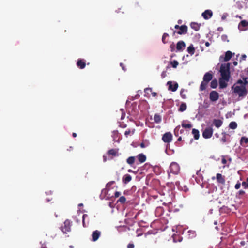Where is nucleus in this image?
<instances>
[{"mask_svg": "<svg viewBox=\"0 0 248 248\" xmlns=\"http://www.w3.org/2000/svg\"><path fill=\"white\" fill-rule=\"evenodd\" d=\"M232 93L238 96V101L244 98L248 94V91L245 86L234 84L232 87Z\"/></svg>", "mask_w": 248, "mask_h": 248, "instance_id": "1", "label": "nucleus"}, {"mask_svg": "<svg viewBox=\"0 0 248 248\" xmlns=\"http://www.w3.org/2000/svg\"><path fill=\"white\" fill-rule=\"evenodd\" d=\"M230 70V63L221 64L219 70L221 78L225 80L229 81L231 77Z\"/></svg>", "mask_w": 248, "mask_h": 248, "instance_id": "2", "label": "nucleus"}, {"mask_svg": "<svg viewBox=\"0 0 248 248\" xmlns=\"http://www.w3.org/2000/svg\"><path fill=\"white\" fill-rule=\"evenodd\" d=\"M212 78L213 74L212 72L206 73L203 76V81L200 85V90L202 91L205 90L208 83L212 79Z\"/></svg>", "mask_w": 248, "mask_h": 248, "instance_id": "3", "label": "nucleus"}, {"mask_svg": "<svg viewBox=\"0 0 248 248\" xmlns=\"http://www.w3.org/2000/svg\"><path fill=\"white\" fill-rule=\"evenodd\" d=\"M179 171L180 167L178 164L176 162H172L170 166V171H168V173L170 172L174 174H177Z\"/></svg>", "mask_w": 248, "mask_h": 248, "instance_id": "4", "label": "nucleus"}, {"mask_svg": "<svg viewBox=\"0 0 248 248\" xmlns=\"http://www.w3.org/2000/svg\"><path fill=\"white\" fill-rule=\"evenodd\" d=\"M63 224V233H67L68 232H71L72 226V221L69 219H66L64 222Z\"/></svg>", "mask_w": 248, "mask_h": 248, "instance_id": "5", "label": "nucleus"}, {"mask_svg": "<svg viewBox=\"0 0 248 248\" xmlns=\"http://www.w3.org/2000/svg\"><path fill=\"white\" fill-rule=\"evenodd\" d=\"M188 27L186 25H183L180 26L178 31H173L172 36H174L175 34L177 33L179 35L185 34L187 33Z\"/></svg>", "mask_w": 248, "mask_h": 248, "instance_id": "6", "label": "nucleus"}, {"mask_svg": "<svg viewBox=\"0 0 248 248\" xmlns=\"http://www.w3.org/2000/svg\"><path fill=\"white\" fill-rule=\"evenodd\" d=\"M234 55V53H232L230 51H227L225 52V56L221 55L219 57V60L220 62H228L229 61Z\"/></svg>", "mask_w": 248, "mask_h": 248, "instance_id": "7", "label": "nucleus"}, {"mask_svg": "<svg viewBox=\"0 0 248 248\" xmlns=\"http://www.w3.org/2000/svg\"><path fill=\"white\" fill-rule=\"evenodd\" d=\"M213 130L211 127H207L204 129L202 133V136L205 139L210 138L213 135Z\"/></svg>", "mask_w": 248, "mask_h": 248, "instance_id": "8", "label": "nucleus"}, {"mask_svg": "<svg viewBox=\"0 0 248 248\" xmlns=\"http://www.w3.org/2000/svg\"><path fill=\"white\" fill-rule=\"evenodd\" d=\"M162 140L165 143H170L172 140V135L170 132H166L162 136Z\"/></svg>", "mask_w": 248, "mask_h": 248, "instance_id": "9", "label": "nucleus"}, {"mask_svg": "<svg viewBox=\"0 0 248 248\" xmlns=\"http://www.w3.org/2000/svg\"><path fill=\"white\" fill-rule=\"evenodd\" d=\"M248 21L243 20L238 24V28L240 31H245L248 29Z\"/></svg>", "mask_w": 248, "mask_h": 248, "instance_id": "10", "label": "nucleus"}, {"mask_svg": "<svg viewBox=\"0 0 248 248\" xmlns=\"http://www.w3.org/2000/svg\"><path fill=\"white\" fill-rule=\"evenodd\" d=\"M209 98L212 102L216 101L219 98L218 93L216 91H211L209 94Z\"/></svg>", "mask_w": 248, "mask_h": 248, "instance_id": "11", "label": "nucleus"}, {"mask_svg": "<svg viewBox=\"0 0 248 248\" xmlns=\"http://www.w3.org/2000/svg\"><path fill=\"white\" fill-rule=\"evenodd\" d=\"M167 85H169L168 89L172 92L176 91L178 87V84L177 82H175L173 84L171 81H168Z\"/></svg>", "mask_w": 248, "mask_h": 248, "instance_id": "12", "label": "nucleus"}, {"mask_svg": "<svg viewBox=\"0 0 248 248\" xmlns=\"http://www.w3.org/2000/svg\"><path fill=\"white\" fill-rule=\"evenodd\" d=\"M213 16V12L211 10H206L202 13V16L204 19L207 20L210 19Z\"/></svg>", "mask_w": 248, "mask_h": 248, "instance_id": "13", "label": "nucleus"}, {"mask_svg": "<svg viewBox=\"0 0 248 248\" xmlns=\"http://www.w3.org/2000/svg\"><path fill=\"white\" fill-rule=\"evenodd\" d=\"M186 47V44L183 41H179L176 44V49L178 51H182Z\"/></svg>", "mask_w": 248, "mask_h": 248, "instance_id": "14", "label": "nucleus"}, {"mask_svg": "<svg viewBox=\"0 0 248 248\" xmlns=\"http://www.w3.org/2000/svg\"><path fill=\"white\" fill-rule=\"evenodd\" d=\"M216 179L218 183L224 185L225 183V177L220 173H217L216 175Z\"/></svg>", "mask_w": 248, "mask_h": 248, "instance_id": "15", "label": "nucleus"}, {"mask_svg": "<svg viewBox=\"0 0 248 248\" xmlns=\"http://www.w3.org/2000/svg\"><path fill=\"white\" fill-rule=\"evenodd\" d=\"M240 145L243 147L248 146V138L243 136L242 137L240 140Z\"/></svg>", "mask_w": 248, "mask_h": 248, "instance_id": "16", "label": "nucleus"}, {"mask_svg": "<svg viewBox=\"0 0 248 248\" xmlns=\"http://www.w3.org/2000/svg\"><path fill=\"white\" fill-rule=\"evenodd\" d=\"M248 78L247 77L243 78L242 80H238L237 82L235 84L238 85H240L239 86H245V87H246V85L248 84Z\"/></svg>", "mask_w": 248, "mask_h": 248, "instance_id": "17", "label": "nucleus"}, {"mask_svg": "<svg viewBox=\"0 0 248 248\" xmlns=\"http://www.w3.org/2000/svg\"><path fill=\"white\" fill-rule=\"evenodd\" d=\"M100 232L99 231L96 230L95 231H93L92 235V240L93 241H96V240H97V239L100 237Z\"/></svg>", "mask_w": 248, "mask_h": 248, "instance_id": "18", "label": "nucleus"}, {"mask_svg": "<svg viewBox=\"0 0 248 248\" xmlns=\"http://www.w3.org/2000/svg\"><path fill=\"white\" fill-rule=\"evenodd\" d=\"M77 66L80 69H83L85 67V61L82 59H78L77 62Z\"/></svg>", "mask_w": 248, "mask_h": 248, "instance_id": "19", "label": "nucleus"}, {"mask_svg": "<svg viewBox=\"0 0 248 248\" xmlns=\"http://www.w3.org/2000/svg\"><path fill=\"white\" fill-rule=\"evenodd\" d=\"M229 81L225 80L223 79L222 78H220L219 80V84L220 88L223 89L227 87V82Z\"/></svg>", "mask_w": 248, "mask_h": 248, "instance_id": "20", "label": "nucleus"}, {"mask_svg": "<svg viewBox=\"0 0 248 248\" xmlns=\"http://www.w3.org/2000/svg\"><path fill=\"white\" fill-rule=\"evenodd\" d=\"M131 179L132 177L131 175L128 174H126L123 176L122 181L124 184H126L131 181Z\"/></svg>", "mask_w": 248, "mask_h": 248, "instance_id": "21", "label": "nucleus"}, {"mask_svg": "<svg viewBox=\"0 0 248 248\" xmlns=\"http://www.w3.org/2000/svg\"><path fill=\"white\" fill-rule=\"evenodd\" d=\"M108 155H111L113 156H117L119 155L118 149H112L108 150L107 152Z\"/></svg>", "mask_w": 248, "mask_h": 248, "instance_id": "22", "label": "nucleus"}, {"mask_svg": "<svg viewBox=\"0 0 248 248\" xmlns=\"http://www.w3.org/2000/svg\"><path fill=\"white\" fill-rule=\"evenodd\" d=\"M213 124L217 128L220 127L223 124V121L220 119H214L213 121Z\"/></svg>", "mask_w": 248, "mask_h": 248, "instance_id": "23", "label": "nucleus"}, {"mask_svg": "<svg viewBox=\"0 0 248 248\" xmlns=\"http://www.w3.org/2000/svg\"><path fill=\"white\" fill-rule=\"evenodd\" d=\"M137 157L139 161L141 163L144 162L146 160V155L142 153H140V154H139L137 156Z\"/></svg>", "mask_w": 248, "mask_h": 248, "instance_id": "24", "label": "nucleus"}, {"mask_svg": "<svg viewBox=\"0 0 248 248\" xmlns=\"http://www.w3.org/2000/svg\"><path fill=\"white\" fill-rule=\"evenodd\" d=\"M190 26L192 29H194L196 31H198L200 30L201 25L196 22H192Z\"/></svg>", "mask_w": 248, "mask_h": 248, "instance_id": "25", "label": "nucleus"}, {"mask_svg": "<svg viewBox=\"0 0 248 248\" xmlns=\"http://www.w3.org/2000/svg\"><path fill=\"white\" fill-rule=\"evenodd\" d=\"M154 120L157 124L160 123L162 120L161 116L158 114H155L154 116Z\"/></svg>", "mask_w": 248, "mask_h": 248, "instance_id": "26", "label": "nucleus"}, {"mask_svg": "<svg viewBox=\"0 0 248 248\" xmlns=\"http://www.w3.org/2000/svg\"><path fill=\"white\" fill-rule=\"evenodd\" d=\"M135 161V156L129 157L126 159L127 163L131 166H132L134 163Z\"/></svg>", "mask_w": 248, "mask_h": 248, "instance_id": "27", "label": "nucleus"}, {"mask_svg": "<svg viewBox=\"0 0 248 248\" xmlns=\"http://www.w3.org/2000/svg\"><path fill=\"white\" fill-rule=\"evenodd\" d=\"M192 133L194 136L195 139L198 140L199 138L200 134L199 131L195 128L192 129Z\"/></svg>", "mask_w": 248, "mask_h": 248, "instance_id": "28", "label": "nucleus"}, {"mask_svg": "<svg viewBox=\"0 0 248 248\" xmlns=\"http://www.w3.org/2000/svg\"><path fill=\"white\" fill-rule=\"evenodd\" d=\"M187 108L186 104L185 103H182L181 104L179 108V111L180 112H183L186 110Z\"/></svg>", "mask_w": 248, "mask_h": 248, "instance_id": "29", "label": "nucleus"}, {"mask_svg": "<svg viewBox=\"0 0 248 248\" xmlns=\"http://www.w3.org/2000/svg\"><path fill=\"white\" fill-rule=\"evenodd\" d=\"M187 51L191 55L194 54L195 48L192 45H191L187 47Z\"/></svg>", "mask_w": 248, "mask_h": 248, "instance_id": "30", "label": "nucleus"}, {"mask_svg": "<svg viewBox=\"0 0 248 248\" xmlns=\"http://www.w3.org/2000/svg\"><path fill=\"white\" fill-rule=\"evenodd\" d=\"M217 81L216 79L212 80L210 83V87L213 89L216 88L217 86Z\"/></svg>", "mask_w": 248, "mask_h": 248, "instance_id": "31", "label": "nucleus"}, {"mask_svg": "<svg viewBox=\"0 0 248 248\" xmlns=\"http://www.w3.org/2000/svg\"><path fill=\"white\" fill-rule=\"evenodd\" d=\"M229 127L232 129H235L237 127V124L235 122H231L229 124Z\"/></svg>", "mask_w": 248, "mask_h": 248, "instance_id": "32", "label": "nucleus"}, {"mask_svg": "<svg viewBox=\"0 0 248 248\" xmlns=\"http://www.w3.org/2000/svg\"><path fill=\"white\" fill-rule=\"evenodd\" d=\"M222 137L221 138L220 140L222 143H225L227 142L226 136H228V134L226 132H224L222 133Z\"/></svg>", "mask_w": 248, "mask_h": 248, "instance_id": "33", "label": "nucleus"}, {"mask_svg": "<svg viewBox=\"0 0 248 248\" xmlns=\"http://www.w3.org/2000/svg\"><path fill=\"white\" fill-rule=\"evenodd\" d=\"M169 34L167 33H164L162 35V41L164 44L167 43L168 41L166 40L167 38L169 37Z\"/></svg>", "mask_w": 248, "mask_h": 248, "instance_id": "34", "label": "nucleus"}, {"mask_svg": "<svg viewBox=\"0 0 248 248\" xmlns=\"http://www.w3.org/2000/svg\"><path fill=\"white\" fill-rule=\"evenodd\" d=\"M170 64L173 68H176L179 64L178 62L176 60H173L170 62Z\"/></svg>", "mask_w": 248, "mask_h": 248, "instance_id": "35", "label": "nucleus"}, {"mask_svg": "<svg viewBox=\"0 0 248 248\" xmlns=\"http://www.w3.org/2000/svg\"><path fill=\"white\" fill-rule=\"evenodd\" d=\"M126 202V198L124 196H121L117 201V202H120L121 203H124Z\"/></svg>", "mask_w": 248, "mask_h": 248, "instance_id": "36", "label": "nucleus"}, {"mask_svg": "<svg viewBox=\"0 0 248 248\" xmlns=\"http://www.w3.org/2000/svg\"><path fill=\"white\" fill-rule=\"evenodd\" d=\"M135 132V129H133L132 131H131L130 129H128L125 131L124 132V135L127 137L128 135H129L131 133L133 134Z\"/></svg>", "mask_w": 248, "mask_h": 248, "instance_id": "37", "label": "nucleus"}, {"mask_svg": "<svg viewBox=\"0 0 248 248\" xmlns=\"http://www.w3.org/2000/svg\"><path fill=\"white\" fill-rule=\"evenodd\" d=\"M182 126L185 128H190L192 127V125L190 124H186L183 122Z\"/></svg>", "mask_w": 248, "mask_h": 248, "instance_id": "38", "label": "nucleus"}, {"mask_svg": "<svg viewBox=\"0 0 248 248\" xmlns=\"http://www.w3.org/2000/svg\"><path fill=\"white\" fill-rule=\"evenodd\" d=\"M242 186L244 188L248 187V177L247 178L246 182L244 181L242 183Z\"/></svg>", "mask_w": 248, "mask_h": 248, "instance_id": "39", "label": "nucleus"}, {"mask_svg": "<svg viewBox=\"0 0 248 248\" xmlns=\"http://www.w3.org/2000/svg\"><path fill=\"white\" fill-rule=\"evenodd\" d=\"M88 217V215L87 214H84L82 216V224L84 227H86L85 223V219L86 217Z\"/></svg>", "mask_w": 248, "mask_h": 248, "instance_id": "40", "label": "nucleus"}, {"mask_svg": "<svg viewBox=\"0 0 248 248\" xmlns=\"http://www.w3.org/2000/svg\"><path fill=\"white\" fill-rule=\"evenodd\" d=\"M170 48L171 52H173L175 50V45L174 43H172L170 46Z\"/></svg>", "mask_w": 248, "mask_h": 248, "instance_id": "41", "label": "nucleus"}, {"mask_svg": "<svg viewBox=\"0 0 248 248\" xmlns=\"http://www.w3.org/2000/svg\"><path fill=\"white\" fill-rule=\"evenodd\" d=\"M221 39L224 41H227L228 42L229 40L228 39V36L226 35H222L221 36Z\"/></svg>", "mask_w": 248, "mask_h": 248, "instance_id": "42", "label": "nucleus"}, {"mask_svg": "<svg viewBox=\"0 0 248 248\" xmlns=\"http://www.w3.org/2000/svg\"><path fill=\"white\" fill-rule=\"evenodd\" d=\"M240 186H241V183H240V182H238L236 184V185H235L234 187H235V188L236 189H239V188H240Z\"/></svg>", "mask_w": 248, "mask_h": 248, "instance_id": "43", "label": "nucleus"}, {"mask_svg": "<svg viewBox=\"0 0 248 248\" xmlns=\"http://www.w3.org/2000/svg\"><path fill=\"white\" fill-rule=\"evenodd\" d=\"M245 192L243 190H240L238 192V195L240 196H243L245 194Z\"/></svg>", "mask_w": 248, "mask_h": 248, "instance_id": "44", "label": "nucleus"}, {"mask_svg": "<svg viewBox=\"0 0 248 248\" xmlns=\"http://www.w3.org/2000/svg\"><path fill=\"white\" fill-rule=\"evenodd\" d=\"M227 16H228V14H227V13H225V14H224L222 16H221V19H222V20H225V19L226 18V17H227Z\"/></svg>", "mask_w": 248, "mask_h": 248, "instance_id": "45", "label": "nucleus"}, {"mask_svg": "<svg viewBox=\"0 0 248 248\" xmlns=\"http://www.w3.org/2000/svg\"><path fill=\"white\" fill-rule=\"evenodd\" d=\"M121 193L119 191H116L114 193V196L115 198H117L120 196Z\"/></svg>", "mask_w": 248, "mask_h": 248, "instance_id": "46", "label": "nucleus"}, {"mask_svg": "<svg viewBox=\"0 0 248 248\" xmlns=\"http://www.w3.org/2000/svg\"><path fill=\"white\" fill-rule=\"evenodd\" d=\"M166 71H163L161 73L162 78H164L166 76Z\"/></svg>", "mask_w": 248, "mask_h": 248, "instance_id": "47", "label": "nucleus"}, {"mask_svg": "<svg viewBox=\"0 0 248 248\" xmlns=\"http://www.w3.org/2000/svg\"><path fill=\"white\" fill-rule=\"evenodd\" d=\"M152 91V89L151 88H146L144 89V92L145 93H148V92L150 91V92H151Z\"/></svg>", "mask_w": 248, "mask_h": 248, "instance_id": "48", "label": "nucleus"}, {"mask_svg": "<svg viewBox=\"0 0 248 248\" xmlns=\"http://www.w3.org/2000/svg\"><path fill=\"white\" fill-rule=\"evenodd\" d=\"M120 66H121L122 69L124 71H126V68H125V67L124 66V65L123 63H120Z\"/></svg>", "mask_w": 248, "mask_h": 248, "instance_id": "49", "label": "nucleus"}, {"mask_svg": "<svg viewBox=\"0 0 248 248\" xmlns=\"http://www.w3.org/2000/svg\"><path fill=\"white\" fill-rule=\"evenodd\" d=\"M180 128V126H178L177 127H176V128L174 130V134L176 136H178V132L177 133L176 132V130L178 129V130L179 129V128Z\"/></svg>", "mask_w": 248, "mask_h": 248, "instance_id": "50", "label": "nucleus"}, {"mask_svg": "<svg viewBox=\"0 0 248 248\" xmlns=\"http://www.w3.org/2000/svg\"><path fill=\"white\" fill-rule=\"evenodd\" d=\"M128 248H134V245L133 244H129L127 246Z\"/></svg>", "mask_w": 248, "mask_h": 248, "instance_id": "51", "label": "nucleus"}, {"mask_svg": "<svg viewBox=\"0 0 248 248\" xmlns=\"http://www.w3.org/2000/svg\"><path fill=\"white\" fill-rule=\"evenodd\" d=\"M221 162L223 164H226L227 163V160L225 158H223L221 160Z\"/></svg>", "mask_w": 248, "mask_h": 248, "instance_id": "52", "label": "nucleus"}, {"mask_svg": "<svg viewBox=\"0 0 248 248\" xmlns=\"http://www.w3.org/2000/svg\"><path fill=\"white\" fill-rule=\"evenodd\" d=\"M140 146L142 148H144L146 147V145L144 142H142L140 144Z\"/></svg>", "mask_w": 248, "mask_h": 248, "instance_id": "53", "label": "nucleus"}, {"mask_svg": "<svg viewBox=\"0 0 248 248\" xmlns=\"http://www.w3.org/2000/svg\"><path fill=\"white\" fill-rule=\"evenodd\" d=\"M241 60H245L246 58V55L244 54L241 56Z\"/></svg>", "mask_w": 248, "mask_h": 248, "instance_id": "54", "label": "nucleus"}, {"mask_svg": "<svg viewBox=\"0 0 248 248\" xmlns=\"http://www.w3.org/2000/svg\"><path fill=\"white\" fill-rule=\"evenodd\" d=\"M114 183H115V181H110V182H109V183H108L107 184V185H113V184H114Z\"/></svg>", "mask_w": 248, "mask_h": 248, "instance_id": "55", "label": "nucleus"}, {"mask_svg": "<svg viewBox=\"0 0 248 248\" xmlns=\"http://www.w3.org/2000/svg\"><path fill=\"white\" fill-rule=\"evenodd\" d=\"M188 233H191L192 234V236H195V232L194 231H188Z\"/></svg>", "mask_w": 248, "mask_h": 248, "instance_id": "56", "label": "nucleus"}, {"mask_svg": "<svg viewBox=\"0 0 248 248\" xmlns=\"http://www.w3.org/2000/svg\"><path fill=\"white\" fill-rule=\"evenodd\" d=\"M134 6L135 8H137L138 7H139L140 6V5H139V2H136L134 4Z\"/></svg>", "mask_w": 248, "mask_h": 248, "instance_id": "57", "label": "nucleus"}, {"mask_svg": "<svg viewBox=\"0 0 248 248\" xmlns=\"http://www.w3.org/2000/svg\"><path fill=\"white\" fill-rule=\"evenodd\" d=\"M152 95L153 96L155 97L157 95V93L156 92H152Z\"/></svg>", "mask_w": 248, "mask_h": 248, "instance_id": "58", "label": "nucleus"}, {"mask_svg": "<svg viewBox=\"0 0 248 248\" xmlns=\"http://www.w3.org/2000/svg\"><path fill=\"white\" fill-rule=\"evenodd\" d=\"M107 160V157L105 155H103V161L104 162H106Z\"/></svg>", "mask_w": 248, "mask_h": 248, "instance_id": "59", "label": "nucleus"}, {"mask_svg": "<svg viewBox=\"0 0 248 248\" xmlns=\"http://www.w3.org/2000/svg\"><path fill=\"white\" fill-rule=\"evenodd\" d=\"M180 26H179L178 25H176L174 26V28H175V29H178V30H179V28H180Z\"/></svg>", "mask_w": 248, "mask_h": 248, "instance_id": "60", "label": "nucleus"}, {"mask_svg": "<svg viewBox=\"0 0 248 248\" xmlns=\"http://www.w3.org/2000/svg\"><path fill=\"white\" fill-rule=\"evenodd\" d=\"M205 46H210V43H209V42H206L205 43Z\"/></svg>", "mask_w": 248, "mask_h": 248, "instance_id": "61", "label": "nucleus"}, {"mask_svg": "<svg viewBox=\"0 0 248 248\" xmlns=\"http://www.w3.org/2000/svg\"><path fill=\"white\" fill-rule=\"evenodd\" d=\"M237 64H238V63H237V62L236 61H234L233 62V64L234 66H236L237 65Z\"/></svg>", "mask_w": 248, "mask_h": 248, "instance_id": "62", "label": "nucleus"}, {"mask_svg": "<svg viewBox=\"0 0 248 248\" xmlns=\"http://www.w3.org/2000/svg\"><path fill=\"white\" fill-rule=\"evenodd\" d=\"M181 140H182V137H179L178 138V139H177V141H181Z\"/></svg>", "mask_w": 248, "mask_h": 248, "instance_id": "63", "label": "nucleus"}, {"mask_svg": "<svg viewBox=\"0 0 248 248\" xmlns=\"http://www.w3.org/2000/svg\"><path fill=\"white\" fill-rule=\"evenodd\" d=\"M72 136L73 137H76L77 136V134L76 133H73Z\"/></svg>", "mask_w": 248, "mask_h": 248, "instance_id": "64", "label": "nucleus"}]
</instances>
